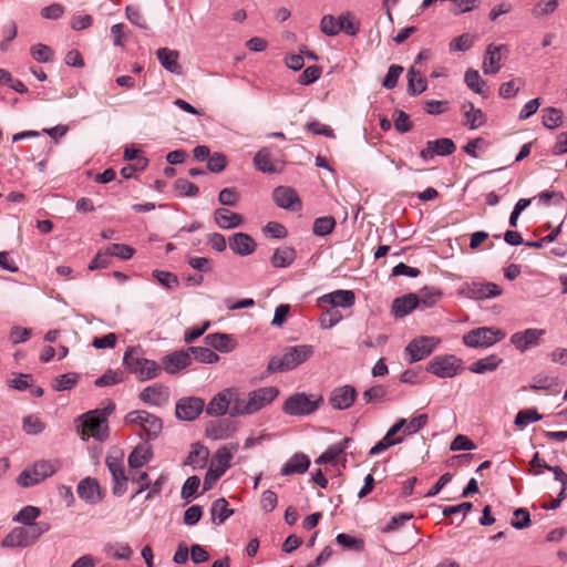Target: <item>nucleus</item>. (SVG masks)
I'll return each instance as SVG.
<instances>
[{"instance_id": "41", "label": "nucleus", "mask_w": 567, "mask_h": 567, "mask_svg": "<svg viewBox=\"0 0 567 567\" xmlns=\"http://www.w3.org/2000/svg\"><path fill=\"white\" fill-rule=\"evenodd\" d=\"M188 352L196 361L202 363H215L219 360V355L216 354L210 347H189Z\"/></svg>"}, {"instance_id": "62", "label": "nucleus", "mask_w": 567, "mask_h": 567, "mask_svg": "<svg viewBox=\"0 0 567 567\" xmlns=\"http://www.w3.org/2000/svg\"><path fill=\"white\" fill-rule=\"evenodd\" d=\"M30 53L32 58L40 63L50 62L53 58V51L51 48L41 43L33 45L30 49Z\"/></svg>"}, {"instance_id": "21", "label": "nucleus", "mask_w": 567, "mask_h": 567, "mask_svg": "<svg viewBox=\"0 0 567 567\" xmlns=\"http://www.w3.org/2000/svg\"><path fill=\"white\" fill-rule=\"evenodd\" d=\"M406 420L400 419L398 420L385 433V435L382 437L381 441H379L375 445H373L369 452L370 455H377L382 453L383 451L388 450L389 447L399 444L402 442V437H394V435L403 429L405 425Z\"/></svg>"}, {"instance_id": "15", "label": "nucleus", "mask_w": 567, "mask_h": 567, "mask_svg": "<svg viewBox=\"0 0 567 567\" xmlns=\"http://www.w3.org/2000/svg\"><path fill=\"white\" fill-rule=\"evenodd\" d=\"M358 392L354 386L346 384L334 388L329 395V404L332 409L343 411L351 408L357 399Z\"/></svg>"}, {"instance_id": "31", "label": "nucleus", "mask_w": 567, "mask_h": 567, "mask_svg": "<svg viewBox=\"0 0 567 567\" xmlns=\"http://www.w3.org/2000/svg\"><path fill=\"white\" fill-rule=\"evenodd\" d=\"M310 466L309 457L303 453L293 454L281 467L280 474L284 476L292 474H303Z\"/></svg>"}, {"instance_id": "24", "label": "nucleus", "mask_w": 567, "mask_h": 567, "mask_svg": "<svg viewBox=\"0 0 567 567\" xmlns=\"http://www.w3.org/2000/svg\"><path fill=\"white\" fill-rule=\"evenodd\" d=\"M76 492L81 499L90 504H96L102 499L100 485L95 478L85 477L80 481Z\"/></svg>"}, {"instance_id": "58", "label": "nucleus", "mask_w": 567, "mask_h": 567, "mask_svg": "<svg viewBox=\"0 0 567 567\" xmlns=\"http://www.w3.org/2000/svg\"><path fill=\"white\" fill-rule=\"evenodd\" d=\"M427 414H419L410 420V422L406 421L405 425L403 426L402 431L404 435H412L416 432H419L421 429H423L427 423Z\"/></svg>"}, {"instance_id": "42", "label": "nucleus", "mask_w": 567, "mask_h": 567, "mask_svg": "<svg viewBox=\"0 0 567 567\" xmlns=\"http://www.w3.org/2000/svg\"><path fill=\"white\" fill-rule=\"evenodd\" d=\"M255 167L262 173H275L276 167L271 162L270 152L267 148H261L254 157Z\"/></svg>"}, {"instance_id": "53", "label": "nucleus", "mask_w": 567, "mask_h": 567, "mask_svg": "<svg viewBox=\"0 0 567 567\" xmlns=\"http://www.w3.org/2000/svg\"><path fill=\"white\" fill-rule=\"evenodd\" d=\"M337 34L341 31L349 35H355L359 31L358 24L353 22V18L349 12L341 14L338 19Z\"/></svg>"}, {"instance_id": "56", "label": "nucleus", "mask_w": 567, "mask_h": 567, "mask_svg": "<svg viewBox=\"0 0 567 567\" xmlns=\"http://www.w3.org/2000/svg\"><path fill=\"white\" fill-rule=\"evenodd\" d=\"M441 295L442 293L437 289L425 287L420 291L417 297L420 305H422L424 308H431L439 301Z\"/></svg>"}, {"instance_id": "10", "label": "nucleus", "mask_w": 567, "mask_h": 567, "mask_svg": "<svg viewBox=\"0 0 567 567\" xmlns=\"http://www.w3.org/2000/svg\"><path fill=\"white\" fill-rule=\"evenodd\" d=\"M461 360L455 355L434 357L426 367V371L442 379L453 378L458 373Z\"/></svg>"}, {"instance_id": "2", "label": "nucleus", "mask_w": 567, "mask_h": 567, "mask_svg": "<svg viewBox=\"0 0 567 567\" xmlns=\"http://www.w3.org/2000/svg\"><path fill=\"white\" fill-rule=\"evenodd\" d=\"M279 394V390L276 386H264L257 390L250 391L247 398H240L237 394V399L231 408L230 415H249L261 410L266 405L270 404Z\"/></svg>"}, {"instance_id": "22", "label": "nucleus", "mask_w": 567, "mask_h": 567, "mask_svg": "<svg viewBox=\"0 0 567 567\" xmlns=\"http://www.w3.org/2000/svg\"><path fill=\"white\" fill-rule=\"evenodd\" d=\"M355 296L352 290H334L319 298L320 303L330 305L331 308H351L354 305Z\"/></svg>"}, {"instance_id": "3", "label": "nucleus", "mask_w": 567, "mask_h": 567, "mask_svg": "<svg viewBox=\"0 0 567 567\" xmlns=\"http://www.w3.org/2000/svg\"><path fill=\"white\" fill-rule=\"evenodd\" d=\"M312 354L313 347L310 344L287 347L282 353L269 360L267 369L270 372L291 371L310 359Z\"/></svg>"}, {"instance_id": "29", "label": "nucleus", "mask_w": 567, "mask_h": 567, "mask_svg": "<svg viewBox=\"0 0 567 567\" xmlns=\"http://www.w3.org/2000/svg\"><path fill=\"white\" fill-rule=\"evenodd\" d=\"M152 457L153 452L151 447L145 444H138L128 455L127 464L130 471L141 470L152 460Z\"/></svg>"}, {"instance_id": "11", "label": "nucleus", "mask_w": 567, "mask_h": 567, "mask_svg": "<svg viewBox=\"0 0 567 567\" xmlns=\"http://www.w3.org/2000/svg\"><path fill=\"white\" fill-rule=\"evenodd\" d=\"M440 340L435 337H417L409 342L405 353L409 355V362L414 363L429 357Z\"/></svg>"}, {"instance_id": "17", "label": "nucleus", "mask_w": 567, "mask_h": 567, "mask_svg": "<svg viewBox=\"0 0 567 567\" xmlns=\"http://www.w3.org/2000/svg\"><path fill=\"white\" fill-rule=\"evenodd\" d=\"M462 291L467 298L475 300L491 299L502 293V289L498 285L494 282L478 281L466 284Z\"/></svg>"}, {"instance_id": "48", "label": "nucleus", "mask_w": 567, "mask_h": 567, "mask_svg": "<svg viewBox=\"0 0 567 567\" xmlns=\"http://www.w3.org/2000/svg\"><path fill=\"white\" fill-rule=\"evenodd\" d=\"M336 542L346 549L361 551L364 547V542L346 533H340L336 537Z\"/></svg>"}, {"instance_id": "38", "label": "nucleus", "mask_w": 567, "mask_h": 567, "mask_svg": "<svg viewBox=\"0 0 567 567\" xmlns=\"http://www.w3.org/2000/svg\"><path fill=\"white\" fill-rule=\"evenodd\" d=\"M233 513L234 511L229 508L228 502L223 497L212 504L210 515L215 524H223Z\"/></svg>"}, {"instance_id": "18", "label": "nucleus", "mask_w": 567, "mask_h": 567, "mask_svg": "<svg viewBox=\"0 0 567 567\" xmlns=\"http://www.w3.org/2000/svg\"><path fill=\"white\" fill-rule=\"evenodd\" d=\"M272 199L282 209L298 212L302 207L297 192L289 186L276 187L272 192Z\"/></svg>"}, {"instance_id": "5", "label": "nucleus", "mask_w": 567, "mask_h": 567, "mask_svg": "<svg viewBox=\"0 0 567 567\" xmlns=\"http://www.w3.org/2000/svg\"><path fill=\"white\" fill-rule=\"evenodd\" d=\"M323 402L321 395H308L305 392H297L286 399L282 412L290 416H306L315 413Z\"/></svg>"}, {"instance_id": "14", "label": "nucleus", "mask_w": 567, "mask_h": 567, "mask_svg": "<svg viewBox=\"0 0 567 567\" xmlns=\"http://www.w3.org/2000/svg\"><path fill=\"white\" fill-rule=\"evenodd\" d=\"M237 399V391L235 389H225L218 392L208 402L206 406V413L210 416H220L226 414L228 409L234 406V402Z\"/></svg>"}, {"instance_id": "60", "label": "nucleus", "mask_w": 567, "mask_h": 567, "mask_svg": "<svg viewBox=\"0 0 567 567\" xmlns=\"http://www.w3.org/2000/svg\"><path fill=\"white\" fill-rule=\"evenodd\" d=\"M199 485H200V480L198 476H196V475L189 476L185 481V483L182 487V491H181L182 498H184V499L195 498Z\"/></svg>"}, {"instance_id": "51", "label": "nucleus", "mask_w": 567, "mask_h": 567, "mask_svg": "<svg viewBox=\"0 0 567 567\" xmlns=\"http://www.w3.org/2000/svg\"><path fill=\"white\" fill-rule=\"evenodd\" d=\"M556 385H558V378L539 373L533 378L529 389L535 390V391L536 390H550Z\"/></svg>"}, {"instance_id": "23", "label": "nucleus", "mask_w": 567, "mask_h": 567, "mask_svg": "<svg viewBox=\"0 0 567 567\" xmlns=\"http://www.w3.org/2000/svg\"><path fill=\"white\" fill-rule=\"evenodd\" d=\"M168 399V389L162 384L150 385L140 393L141 401L155 406L164 405Z\"/></svg>"}, {"instance_id": "8", "label": "nucleus", "mask_w": 567, "mask_h": 567, "mask_svg": "<svg viewBox=\"0 0 567 567\" xmlns=\"http://www.w3.org/2000/svg\"><path fill=\"white\" fill-rule=\"evenodd\" d=\"M231 458H233V453L226 446L217 450V452L213 456L210 466L204 477L203 487H204L205 492L209 491L213 487V485L230 467Z\"/></svg>"}, {"instance_id": "33", "label": "nucleus", "mask_w": 567, "mask_h": 567, "mask_svg": "<svg viewBox=\"0 0 567 567\" xmlns=\"http://www.w3.org/2000/svg\"><path fill=\"white\" fill-rule=\"evenodd\" d=\"M462 111L465 117L464 125L468 126L471 130H476L485 124L486 115L482 110L476 109L472 102L463 103Z\"/></svg>"}, {"instance_id": "34", "label": "nucleus", "mask_w": 567, "mask_h": 567, "mask_svg": "<svg viewBox=\"0 0 567 567\" xmlns=\"http://www.w3.org/2000/svg\"><path fill=\"white\" fill-rule=\"evenodd\" d=\"M296 258V250L292 247L284 246L274 251L270 262L275 268H287L295 262Z\"/></svg>"}, {"instance_id": "45", "label": "nucleus", "mask_w": 567, "mask_h": 567, "mask_svg": "<svg viewBox=\"0 0 567 567\" xmlns=\"http://www.w3.org/2000/svg\"><path fill=\"white\" fill-rule=\"evenodd\" d=\"M336 227V219L332 216H323L316 218L312 231L316 236L324 237L332 233Z\"/></svg>"}, {"instance_id": "49", "label": "nucleus", "mask_w": 567, "mask_h": 567, "mask_svg": "<svg viewBox=\"0 0 567 567\" xmlns=\"http://www.w3.org/2000/svg\"><path fill=\"white\" fill-rule=\"evenodd\" d=\"M40 514L41 512L39 507L28 505L19 511V513L13 517V520L25 526L35 522Z\"/></svg>"}, {"instance_id": "9", "label": "nucleus", "mask_w": 567, "mask_h": 567, "mask_svg": "<svg viewBox=\"0 0 567 567\" xmlns=\"http://www.w3.org/2000/svg\"><path fill=\"white\" fill-rule=\"evenodd\" d=\"M31 467L33 468L34 481L33 482L27 481L29 478V474L20 473L17 478V483L20 486L30 487V486H34V485L43 482L45 478H48L56 473V471L60 468V462L56 460H54V461L42 460V461L35 462Z\"/></svg>"}, {"instance_id": "6", "label": "nucleus", "mask_w": 567, "mask_h": 567, "mask_svg": "<svg viewBox=\"0 0 567 567\" xmlns=\"http://www.w3.org/2000/svg\"><path fill=\"white\" fill-rule=\"evenodd\" d=\"M505 338V332L498 328L480 327L463 336V343L470 348H488Z\"/></svg>"}, {"instance_id": "28", "label": "nucleus", "mask_w": 567, "mask_h": 567, "mask_svg": "<svg viewBox=\"0 0 567 567\" xmlns=\"http://www.w3.org/2000/svg\"><path fill=\"white\" fill-rule=\"evenodd\" d=\"M208 457L209 450L199 442H196L192 444V450L188 453L184 465L190 466L193 470H200L206 466Z\"/></svg>"}, {"instance_id": "20", "label": "nucleus", "mask_w": 567, "mask_h": 567, "mask_svg": "<svg viewBox=\"0 0 567 567\" xmlns=\"http://www.w3.org/2000/svg\"><path fill=\"white\" fill-rule=\"evenodd\" d=\"M192 363V355L187 350L175 351L165 355L162 360L164 370L169 374H175L187 368Z\"/></svg>"}, {"instance_id": "43", "label": "nucleus", "mask_w": 567, "mask_h": 567, "mask_svg": "<svg viewBox=\"0 0 567 567\" xmlns=\"http://www.w3.org/2000/svg\"><path fill=\"white\" fill-rule=\"evenodd\" d=\"M130 480L132 483L137 484V489L133 493L131 499L147 491L151 486V478L145 471H130Z\"/></svg>"}, {"instance_id": "37", "label": "nucleus", "mask_w": 567, "mask_h": 567, "mask_svg": "<svg viewBox=\"0 0 567 567\" xmlns=\"http://www.w3.org/2000/svg\"><path fill=\"white\" fill-rule=\"evenodd\" d=\"M427 87L426 80L422 76L421 72L415 68H410L408 71V92L410 95L415 96L424 92Z\"/></svg>"}, {"instance_id": "52", "label": "nucleus", "mask_w": 567, "mask_h": 567, "mask_svg": "<svg viewBox=\"0 0 567 567\" xmlns=\"http://www.w3.org/2000/svg\"><path fill=\"white\" fill-rule=\"evenodd\" d=\"M558 4L557 0L539 1L533 7L532 14L536 19L544 18L554 13L558 8Z\"/></svg>"}, {"instance_id": "63", "label": "nucleus", "mask_w": 567, "mask_h": 567, "mask_svg": "<svg viewBox=\"0 0 567 567\" xmlns=\"http://www.w3.org/2000/svg\"><path fill=\"white\" fill-rule=\"evenodd\" d=\"M386 389L383 385H375L362 393L363 401L369 404L372 402H381L385 399Z\"/></svg>"}, {"instance_id": "35", "label": "nucleus", "mask_w": 567, "mask_h": 567, "mask_svg": "<svg viewBox=\"0 0 567 567\" xmlns=\"http://www.w3.org/2000/svg\"><path fill=\"white\" fill-rule=\"evenodd\" d=\"M1 546L4 548L29 547L30 544L27 539V534H25V530L23 529V527L12 528L1 539Z\"/></svg>"}, {"instance_id": "44", "label": "nucleus", "mask_w": 567, "mask_h": 567, "mask_svg": "<svg viewBox=\"0 0 567 567\" xmlns=\"http://www.w3.org/2000/svg\"><path fill=\"white\" fill-rule=\"evenodd\" d=\"M27 534V539L33 545L44 533L50 529V525L47 522H33L30 525L22 526Z\"/></svg>"}, {"instance_id": "26", "label": "nucleus", "mask_w": 567, "mask_h": 567, "mask_svg": "<svg viewBox=\"0 0 567 567\" xmlns=\"http://www.w3.org/2000/svg\"><path fill=\"white\" fill-rule=\"evenodd\" d=\"M420 306V300L416 293H406L398 297L392 302V315L395 318H402Z\"/></svg>"}, {"instance_id": "27", "label": "nucleus", "mask_w": 567, "mask_h": 567, "mask_svg": "<svg viewBox=\"0 0 567 567\" xmlns=\"http://www.w3.org/2000/svg\"><path fill=\"white\" fill-rule=\"evenodd\" d=\"M156 56L161 65L171 73L182 74L183 68L178 62L179 52L168 48H159L156 51Z\"/></svg>"}, {"instance_id": "59", "label": "nucleus", "mask_w": 567, "mask_h": 567, "mask_svg": "<svg viewBox=\"0 0 567 567\" xmlns=\"http://www.w3.org/2000/svg\"><path fill=\"white\" fill-rule=\"evenodd\" d=\"M174 188L178 193V195L186 196V197H194L199 192V188L194 183H192L185 178L176 179L175 184H174Z\"/></svg>"}, {"instance_id": "46", "label": "nucleus", "mask_w": 567, "mask_h": 567, "mask_svg": "<svg viewBox=\"0 0 567 567\" xmlns=\"http://www.w3.org/2000/svg\"><path fill=\"white\" fill-rule=\"evenodd\" d=\"M80 375L75 372H70L56 377L52 382L53 390L61 392L71 390L79 381Z\"/></svg>"}, {"instance_id": "39", "label": "nucleus", "mask_w": 567, "mask_h": 567, "mask_svg": "<svg viewBox=\"0 0 567 567\" xmlns=\"http://www.w3.org/2000/svg\"><path fill=\"white\" fill-rule=\"evenodd\" d=\"M350 439L346 437L340 443L330 445L315 462L316 464H326L333 462L339 455H341Z\"/></svg>"}, {"instance_id": "55", "label": "nucleus", "mask_w": 567, "mask_h": 567, "mask_svg": "<svg viewBox=\"0 0 567 567\" xmlns=\"http://www.w3.org/2000/svg\"><path fill=\"white\" fill-rule=\"evenodd\" d=\"M524 84L525 82L520 78L505 82L499 86V95L503 99L514 97Z\"/></svg>"}, {"instance_id": "30", "label": "nucleus", "mask_w": 567, "mask_h": 567, "mask_svg": "<svg viewBox=\"0 0 567 567\" xmlns=\"http://www.w3.org/2000/svg\"><path fill=\"white\" fill-rule=\"evenodd\" d=\"M214 219L221 229H231L239 227L244 223L240 214L234 213L227 208H218L214 212Z\"/></svg>"}, {"instance_id": "64", "label": "nucleus", "mask_w": 567, "mask_h": 567, "mask_svg": "<svg viewBox=\"0 0 567 567\" xmlns=\"http://www.w3.org/2000/svg\"><path fill=\"white\" fill-rule=\"evenodd\" d=\"M342 319V315L338 309L330 308L324 311L320 317L321 327L324 329H330L340 322Z\"/></svg>"}, {"instance_id": "61", "label": "nucleus", "mask_w": 567, "mask_h": 567, "mask_svg": "<svg viewBox=\"0 0 567 567\" xmlns=\"http://www.w3.org/2000/svg\"><path fill=\"white\" fill-rule=\"evenodd\" d=\"M542 415L536 410H522L515 416V425L517 426H526L529 423L537 422L542 420Z\"/></svg>"}, {"instance_id": "7", "label": "nucleus", "mask_w": 567, "mask_h": 567, "mask_svg": "<svg viewBox=\"0 0 567 567\" xmlns=\"http://www.w3.org/2000/svg\"><path fill=\"white\" fill-rule=\"evenodd\" d=\"M125 422L141 426L147 440H155L163 430L161 417L143 410H136L125 415Z\"/></svg>"}, {"instance_id": "1", "label": "nucleus", "mask_w": 567, "mask_h": 567, "mask_svg": "<svg viewBox=\"0 0 567 567\" xmlns=\"http://www.w3.org/2000/svg\"><path fill=\"white\" fill-rule=\"evenodd\" d=\"M115 410V404L110 401L107 406L95 409L80 415L76 420L78 432L83 441L90 436L96 441L103 442L109 436L107 416Z\"/></svg>"}, {"instance_id": "16", "label": "nucleus", "mask_w": 567, "mask_h": 567, "mask_svg": "<svg viewBox=\"0 0 567 567\" xmlns=\"http://www.w3.org/2000/svg\"><path fill=\"white\" fill-rule=\"evenodd\" d=\"M546 333L544 329L528 328L511 336V343L520 352L540 343L542 337Z\"/></svg>"}, {"instance_id": "4", "label": "nucleus", "mask_w": 567, "mask_h": 567, "mask_svg": "<svg viewBox=\"0 0 567 567\" xmlns=\"http://www.w3.org/2000/svg\"><path fill=\"white\" fill-rule=\"evenodd\" d=\"M124 367L140 381L154 379L159 373V367L154 360L146 359L140 354V349L128 348L123 357Z\"/></svg>"}, {"instance_id": "54", "label": "nucleus", "mask_w": 567, "mask_h": 567, "mask_svg": "<svg viewBox=\"0 0 567 567\" xmlns=\"http://www.w3.org/2000/svg\"><path fill=\"white\" fill-rule=\"evenodd\" d=\"M466 85L475 93L482 94L485 81L481 78L476 70L468 69L464 76Z\"/></svg>"}, {"instance_id": "12", "label": "nucleus", "mask_w": 567, "mask_h": 567, "mask_svg": "<svg viewBox=\"0 0 567 567\" xmlns=\"http://www.w3.org/2000/svg\"><path fill=\"white\" fill-rule=\"evenodd\" d=\"M509 50L506 44L491 43L486 47L483 60L484 74H496L502 69V61L508 54Z\"/></svg>"}, {"instance_id": "32", "label": "nucleus", "mask_w": 567, "mask_h": 567, "mask_svg": "<svg viewBox=\"0 0 567 567\" xmlns=\"http://www.w3.org/2000/svg\"><path fill=\"white\" fill-rule=\"evenodd\" d=\"M204 342L206 346L225 353L233 351L236 347V342L229 334L220 332L207 334Z\"/></svg>"}, {"instance_id": "47", "label": "nucleus", "mask_w": 567, "mask_h": 567, "mask_svg": "<svg viewBox=\"0 0 567 567\" xmlns=\"http://www.w3.org/2000/svg\"><path fill=\"white\" fill-rule=\"evenodd\" d=\"M543 124L549 130L557 128L561 124L563 112L555 107H546L543 111Z\"/></svg>"}, {"instance_id": "40", "label": "nucleus", "mask_w": 567, "mask_h": 567, "mask_svg": "<svg viewBox=\"0 0 567 567\" xmlns=\"http://www.w3.org/2000/svg\"><path fill=\"white\" fill-rule=\"evenodd\" d=\"M103 551L106 556L115 559L126 560L132 556V549L127 544L107 543L104 545Z\"/></svg>"}, {"instance_id": "50", "label": "nucleus", "mask_w": 567, "mask_h": 567, "mask_svg": "<svg viewBox=\"0 0 567 567\" xmlns=\"http://www.w3.org/2000/svg\"><path fill=\"white\" fill-rule=\"evenodd\" d=\"M152 275L159 285L167 289H176L179 286L178 277L173 272L156 269Z\"/></svg>"}, {"instance_id": "25", "label": "nucleus", "mask_w": 567, "mask_h": 567, "mask_svg": "<svg viewBox=\"0 0 567 567\" xmlns=\"http://www.w3.org/2000/svg\"><path fill=\"white\" fill-rule=\"evenodd\" d=\"M229 247L236 255L248 256L256 250L257 245L250 235L236 233L229 237Z\"/></svg>"}, {"instance_id": "36", "label": "nucleus", "mask_w": 567, "mask_h": 567, "mask_svg": "<svg viewBox=\"0 0 567 567\" xmlns=\"http://www.w3.org/2000/svg\"><path fill=\"white\" fill-rule=\"evenodd\" d=\"M502 362L503 360L498 355L491 354L473 362L468 370L473 373L483 374L496 370Z\"/></svg>"}, {"instance_id": "13", "label": "nucleus", "mask_w": 567, "mask_h": 567, "mask_svg": "<svg viewBox=\"0 0 567 567\" xmlns=\"http://www.w3.org/2000/svg\"><path fill=\"white\" fill-rule=\"evenodd\" d=\"M205 402L198 396H184L176 402L175 415L182 421H194L203 412Z\"/></svg>"}, {"instance_id": "57", "label": "nucleus", "mask_w": 567, "mask_h": 567, "mask_svg": "<svg viewBox=\"0 0 567 567\" xmlns=\"http://www.w3.org/2000/svg\"><path fill=\"white\" fill-rule=\"evenodd\" d=\"M123 381V373L120 370H109L94 382L96 386H111Z\"/></svg>"}, {"instance_id": "19", "label": "nucleus", "mask_w": 567, "mask_h": 567, "mask_svg": "<svg viewBox=\"0 0 567 567\" xmlns=\"http://www.w3.org/2000/svg\"><path fill=\"white\" fill-rule=\"evenodd\" d=\"M456 150L454 142L451 138L443 137L434 141H429L426 146L420 152V156L424 161H431L435 155L449 156Z\"/></svg>"}]
</instances>
